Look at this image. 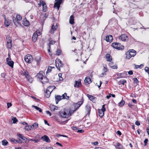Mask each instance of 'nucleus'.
<instances>
[{
	"instance_id": "46",
	"label": "nucleus",
	"mask_w": 149,
	"mask_h": 149,
	"mask_svg": "<svg viewBox=\"0 0 149 149\" xmlns=\"http://www.w3.org/2000/svg\"><path fill=\"white\" fill-rule=\"evenodd\" d=\"M32 128H34L36 129L38 126V124L37 123H35L32 126Z\"/></svg>"
},
{
	"instance_id": "20",
	"label": "nucleus",
	"mask_w": 149,
	"mask_h": 149,
	"mask_svg": "<svg viewBox=\"0 0 149 149\" xmlns=\"http://www.w3.org/2000/svg\"><path fill=\"white\" fill-rule=\"evenodd\" d=\"M23 24L25 26H28L29 25V22L27 20L26 18L24 19L22 21Z\"/></svg>"
},
{
	"instance_id": "57",
	"label": "nucleus",
	"mask_w": 149,
	"mask_h": 149,
	"mask_svg": "<svg viewBox=\"0 0 149 149\" xmlns=\"http://www.w3.org/2000/svg\"><path fill=\"white\" fill-rule=\"evenodd\" d=\"M29 140L31 141H34L35 143H37L38 142V140L34 139H30Z\"/></svg>"
},
{
	"instance_id": "44",
	"label": "nucleus",
	"mask_w": 149,
	"mask_h": 149,
	"mask_svg": "<svg viewBox=\"0 0 149 149\" xmlns=\"http://www.w3.org/2000/svg\"><path fill=\"white\" fill-rule=\"evenodd\" d=\"M17 136L22 140H23L24 137L22 134L19 133H17Z\"/></svg>"
},
{
	"instance_id": "33",
	"label": "nucleus",
	"mask_w": 149,
	"mask_h": 149,
	"mask_svg": "<svg viewBox=\"0 0 149 149\" xmlns=\"http://www.w3.org/2000/svg\"><path fill=\"white\" fill-rule=\"evenodd\" d=\"M50 93L48 92V91L46 90L45 93V97L47 98H48L50 96Z\"/></svg>"
},
{
	"instance_id": "12",
	"label": "nucleus",
	"mask_w": 149,
	"mask_h": 149,
	"mask_svg": "<svg viewBox=\"0 0 149 149\" xmlns=\"http://www.w3.org/2000/svg\"><path fill=\"white\" fill-rule=\"evenodd\" d=\"M38 36L37 31L34 33L32 37V40L33 42H35L37 40Z\"/></svg>"
},
{
	"instance_id": "26",
	"label": "nucleus",
	"mask_w": 149,
	"mask_h": 149,
	"mask_svg": "<svg viewBox=\"0 0 149 149\" xmlns=\"http://www.w3.org/2000/svg\"><path fill=\"white\" fill-rule=\"evenodd\" d=\"M87 97L89 98V100L93 102V101L95 100L96 99V98L92 95H90L88 94L87 95Z\"/></svg>"
},
{
	"instance_id": "62",
	"label": "nucleus",
	"mask_w": 149,
	"mask_h": 149,
	"mask_svg": "<svg viewBox=\"0 0 149 149\" xmlns=\"http://www.w3.org/2000/svg\"><path fill=\"white\" fill-rule=\"evenodd\" d=\"M98 142L97 141H95L94 142L92 143V144L95 146L97 145L98 144Z\"/></svg>"
},
{
	"instance_id": "1",
	"label": "nucleus",
	"mask_w": 149,
	"mask_h": 149,
	"mask_svg": "<svg viewBox=\"0 0 149 149\" xmlns=\"http://www.w3.org/2000/svg\"><path fill=\"white\" fill-rule=\"evenodd\" d=\"M21 74L22 75L25 76L26 78L29 82L31 83L32 82L33 80V79L31 77L28 72L26 70H24L23 71H22Z\"/></svg>"
},
{
	"instance_id": "58",
	"label": "nucleus",
	"mask_w": 149,
	"mask_h": 149,
	"mask_svg": "<svg viewBox=\"0 0 149 149\" xmlns=\"http://www.w3.org/2000/svg\"><path fill=\"white\" fill-rule=\"evenodd\" d=\"M23 140L25 141V142H28L30 141L28 139H27V138H26L25 137H24V138Z\"/></svg>"
},
{
	"instance_id": "17",
	"label": "nucleus",
	"mask_w": 149,
	"mask_h": 149,
	"mask_svg": "<svg viewBox=\"0 0 149 149\" xmlns=\"http://www.w3.org/2000/svg\"><path fill=\"white\" fill-rule=\"evenodd\" d=\"M44 73L42 71H40L37 74V77L39 79H42L44 76Z\"/></svg>"
},
{
	"instance_id": "48",
	"label": "nucleus",
	"mask_w": 149,
	"mask_h": 149,
	"mask_svg": "<svg viewBox=\"0 0 149 149\" xmlns=\"http://www.w3.org/2000/svg\"><path fill=\"white\" fill-rule=\"evenodd\" d=\"M83 102L82 101H79L78 102L77 104L79 105V107H78V108H77L76 109H75L74 111H73L72 112V113H73L74 111H75L76 110H77L78 108H79V107L82 104Z\"/></svg>"
},
{
	"instance_id": "24",
	"label": "nucleus",
	"mask_w": 149,
	"mask_h": 149,
	"mask_svg": "<svg viewBox=\"0 0 149 149\" xmlns=\"http://www.w3.org/2000/svg\"><path fill=\"white\" fill-rule=\"evenodd\" d=\"M50 108L52 111H54L55 110L58 109V107L52 104H50Z\"/></svg>"
},
{
	"instance_id": "15",
	"label": "nucleus",
	"mask_w": 149,
	"mask_h": 149,
	"mask_svg": "<svg viewBox=\"0 0 149 149\" xmlns=\"http://www.w3.org/2000/svg\"><path fill=\"white\" fill-rule=\"evenodd\" d=\"M57 27V24H56L55 25H52V26L51 29L50 31V32L52 34H53L54 33V31H55Z\"/></svg>"
},
{
	"instance_id": "2",
	"label": "nucleus",
	"mask_w": 149,
	"mask_h": 149,
	"mask_svg": "<svg viewBox=\"0 0 149 149\" xmlns=\"http://www.w3.org/2000/svg\"><path fill=\"white\" fill-rule=\"evenodd\" d=\"M72 111L70 110L69 111L68 113H66L65 111H60L59 115L62 118H68L71 115Z\"/></svg>"
},
{
	"instance_id": "4",
	"label": "nucleus",
	"mask_w": 149,
	"mask_h": 149,
	"mask_svg": "<svg viewBox=\"0 0 149 149\" xmlns=\"http://www.w3.org/2000/svg\"><path fill=\"white\" fill-rule=\"evenodd\" d=\"M24 60L26 62L29 63L33 61V58L31 55L28 54L24 56Z\"/></svg>"
},
{
	"instance_id": "13",
	"label": "nucleus",
	"mask_w": 149,
	"mask_h": 149,
	"mask_svg": "<svg viewBox=\"0 0 149 149\" xmlns=\"http://www.w3.org/2000/svg\"><path fill=\"white\" fill-rule=\"evenodd\" d=\"M81 79H79L77 81H76L74 85V87H75L79 88L80 86L81 85Z\"/></svg>"
},
{
	"instance_id": "45",
	"label": "nucleus",
	"mask_w": 149,
	"mask_h": 149,
	"mask_svg": "<svg viewBox=\"0 0 149 149\" xmlns=\"http://www.w3.org/2000/svg\"><path fill=\"white\" fill-rule=\"evenodd\" d=\"M38 111L40 112H42V110L41 108L38 107L36 106H33Z\"/></svg>"
},
{
	"instance_id": "5",
	"label": "nucleus",
	"mask_w": 149,
	"mask_h": 149,
	"mask_svg": "<svg viewBox=\"0 0 149 149\" xmlns=\"http://www.w3.org/2000/svg\"><path fill=\"white\" fill-rule=\"evenodd\" d=\"M119 39L123 41H127L129 38L126 34H122L119 37Z\"/></svg>"
},
{
	"instance_id": "21",
	"label": "nucleus",
	"mask_w": 149,
	"mask_h": 149,
	"mask_svg": "<svg viewBox=\"0 0 149 149\" xmlns=\"http://www.w3.org/2000/svg\"><path fill=\"white\" fill-rule=\"evenodd\" d=\"M56 88L55 86H50L48 87L46 90L48 91V92L50 93V94L53 91V90Z\"/></svg>"
},
{
	"instance_id": "60",
	"label": "nucleus",
	"mask_w": 149,
	"mask_h": 149,
	"mask_svg": "<svg viewBox=\"0 0 149 149\" xmlns=\"http://www.w3.org/2000/svg\"><path fill=\"white\" fill-rule=\"evenodd\" d=\"M6 74L4 73H2L1 74V77L3 78L5 77Z\"/></svg>"
},
{
	"instance_id": "25",
	"label": "nucleus",
	"mask_w": 149,
	"mask_h": 149,
	"mask_svg": "<svg viewBox=\"0 0 149 149\" xmlns=\"http://www.w3.org/2000/svg\"><path fill=\"white\" fill-rule=\"evenodd\" d=\"M41 81L43 84H45V83H47L49 82L48 79L46 77H44L42 79Z\"/></svg>"
},
{
	"instance_id": "41",
	"label": "nucleus",
	"mask_w": 149,
	"mask_h": 149,
	"mask_svg": "<svg viewBox=\"0 0 149 149\" xmlns=\"http://www.w3.org/2000/svg\"><path fill=\"white\" fill-rule=\"evenodd\" d=\"M125 104V102L124 100H122L119 103V106L120 107L123 106Z\"/></svg>"
},
{
	"instance_id": "59",
	"label": "nucleus",
	"mask_w": 149,
	"mask_h": 149,
	"mask_svg": "<svg viewBox=\"0 0 149 149\" xmlns=\"http://www.w3.org/2000/svg\"><path fill=\"white\" fill-rule=\"evenodd\" d=\"M145 70L146 72H147L148 74H149V68L148 67H146L145 69Z\"/></svg>"
},
{
	"instance_id": "7",
	"label": "nucleus",
	"mask_w": 149,
	"mask_h": 149,
	"mask_svg": "<svg viewBox=\"0 0 149 149\" xmlns=\"http://www.w3.org/2000/svg\"><path fill=\"white\" fill-rule=\"evenodd\" d=\"M58 63L56 61V66L57 69L60 70V68L63 67V64L60 59H58Z\"/></svg>"
},
{
	"instance_id": "28",
	"label": "nucleus",
	"mask_w": 149,
	"mask_h": 149,
	"mask_svg": "<svg viewBox=\"0 0 149 149\" xmlns=\"http://www.w3.org/2000/svg\"><path fill=\"white\" fill-rule=\"evenodd\" d=\"M69 22L70 24H73L74 23V17L73 15H72L70 16Z\"/></svg>"
},
{
	"instance_id": "64",
	"label": "nucleus",
	"mask_w": 149,
	"mask_h": 149,
	"mask_svg": "<svg viewBox=\"0 0 149 149\" xmlns=\"http://www.w3.org/2000/svg\"><path fill=\"white\" fill-rule=\"evenodd\" d=\"M116 134H117L119 136L121 135L122 134L121 132L119 130H118L117 131V132H116Z\"/></svg>"
},
{
	"instance_id": "10",
	"label": "nucleus",
	"mask_w": 149,
	"mask_h": 149,
	"mask_svg": "<svg viewBox=\"0 0 149 149\" xmlns=\"http://www.w3.org/2000/svg\"><path fill=\"white\" fill-rule=\"evenodd\" d=\"M55 1H56V2L54 3V7L56 8L58 10L60 7V4L61 3V1H60V0H55Z\"/></svg>"
},
{
	"instance_id": "8",
	"label": "nucleus",
	"mask_w": 149,
	"mask_h": 149,
	"mask_svg": "<svg viewBox=\"0 0 149 149\" xmlns=\"http://www.w3.org/2000/svg\"><path fill=\"white\" fill-rule=\"evenodd\" d=\"M7 64L12 68H13L14 65V62L11 61V59L9 58H7L6 59Z\"/></svg>"
},
{
	"instance_id": "9",
	"label": "nucleus",
	"mask_w": 149,
	"mask_h": 149,
	"mask_svg": "<svg viewBox=\"0 0 149 149\" xmlns=\"http://www.w3.org/2000/svg\"><path fill=\"white\" fill-rule=\"evenodd\" d=\"M13 20L14 24L17 26H21V24L19 22L20 21L17 19L15 17H13Z\"/></svg>"
},
{
	"instance_id": "63",
	"label": "nucleus",
	"mask_w": 149,
	"mask_h": 149,
	"mask_svg": "<svg viewBox=\"0 0 149 149\" xmlns=\"http://www.w3.org/2000/svg\"><path fill=\"white\" fill-rule=\"evenodd\" d=\"M111 68L113 69H117V68L118 67L116 65H115L113 66Z\"/></svg>"
},
{
	"instance_id": "52",
	"label": "nucleus",
	"mask_w": 149,
	"mask_h": 149,
	"mask_svg": "<svg viewBox=\"0 0 149 149\" xmlns=\"http://www.w3.org/2000/svg\"><path fill=\"white\" fill-rule=\"evenodd\" d=\"M10 140L13 143H15V139H14L13 138H9Z\"/></svg>"
},
{
	"instance_id": "55",
	"label": "nucleus",
	"mask_w": 149,
	"mask_h": 149,
	"mask_svg": "<svg viewBox=\"0 0 149 149\" xmlns=\"http://www.w3.org/2000/svg\"><path fill=\"white\" fill-rule=\"evenodd\" d=\"M148 141V140L147 139H145L144 142V146H145L146 145L147 142Z\"/></svg>"
},
{
	"instance_id": "30",
	"label": "nucleus",
	"mask_w": 149,
	"mask_h": 149,
	"mask_svg": "<svg viewBox=\"0 0 149 149\" xmlns=\"http://www.w3.org/2000/svg\"><path fill=\"white\" fill-rule=\"evenodd\" d=\"M104 111L102 110L98 109V112L99 116L101 118H102L104 115Z\"/></svg>"
},
{
	"instance_id": "42",
	"label": "nucleus",
	"mask_w": 149,
	"mask_h": 149,
	"mask_svg": "<svg viewBox=\"0 0 149 149\" xmlns=\"http://www.w3.org/2000/svg\"><path fill=\"white\" fill-rule=\"evenodd\" d=\"M103 71L104 72H105L108 71V70L107 68V67L106 65L103 66Z\"/></svg>"
},
{
	"instance_id": "23",
	"label": "nucleus",
	"mask_w": 149,
	"mask_h": 149,
	"mask_svg": "<svg viewBox=\"0 0 149 149\" xmlns=\"http://www.w3.org/2000/svg\"><path fill=\"white\" fill-rule=\"evenodd\" d=\"M128 52L130 53L131 56L134 57L136 55V51L134 49L130 50Z\"/></svg>"
},
{
	"instance_id": "37",
	"label": "nucleus",
	"mask_w": 149,
	"mask_h": 149,
	"mask_svg": "<svg viewBox=\"0 0 149 149\" xmlns=\"http://www.w3.org/2000/svg\"><path fill=\"white\" fill-rule=\"evenodd\" d=\"M2 145L4 146H7L8 144V142L6 140H3L2 141Z\"/></svg>"
},
{
	"instance_id": "14",
	"label": "nucleus",
	"mask_w": 149,
	"mask_h": 149,
	"mask_svg": "<svg viewBox=\"0 0 149 149\" xmlns=\"http://www.w3.org/2000/svg\"><path fill=\"white\" fill-rule=\"evenodd\" d=\"M40 3L42 4V10L44 12H46L47 10V6L45 3L42 1H40Z\"/></svg>"
},
{
	"instance_id": "32",
	"label": "nucleus",
	"mask_w": 149,
	"mask_h": 149,
	"mask_svg": "<svg viewBox=\"0 0 149 149\" xmlns=\"http://www.w3.org/2000/svg\"><path fill=\"white\" fill-rule=\"evenodd\" d=\"M57 122H58V123H59L60 124H63L65 123H66L68 122V120H65V121H62V120H60L58 119H57Z\"/></svg>"
},
{
	"instance_id": "54",
	"label": "nucleus",
	"mask_w": 149,
	"mask_h": 149,
	"mask_svg": "<svg viewBox=\"0 0 149 149\" xmlns=\"http://www.w3.org/2000/svg\"><path fill=\"white\" fill-rule=\"evenodd\" d=\"M105 104L103 105L102 106V108L101 109H100V110L103 111L104 112L106 111V109L105 107Z\"/></svg>"
},
{
	"instance_id": "36",
	"label": "nucleus",
	"mask_w": 149,
	"mask_h": 149,
	"mask_svg": "<svg viewBox=\"0 0 149 149\" xmlns=\"http://www.w3.org/2000/svg\"><path fill=\"white\" fill-rule=\"evenodd\" d=\"M61 97H62V99H68L69 97V96H67V94L66 93L63 94Z\"/></svg>"
},
{
	"instance_id": "43",
	"label": "nucleus",
	"mask_w": 149,
	"mask_h": 149,
	"mask_svg": "<svg viewBox=\"0 0 149 149\" xmlns=\"http://www.w3.org/2000/svg\"><path fill=\"white\" fill-rule=\"evenodd\" d=\"M18 20L21 21L22 19V16L19 15H17L16 16V17H15Z\"/></svg>"
},
{
	"instance_id": "22",
	"label": "nucleus",
	"mask_w": 149,
	"mask_h": 149,
	"mask_svg": "<svg viewBox=\"0 0 149 149\" xmlns=\"http://www.w3.org/2000/svg\"><path fill=\"white\" fill-rule=\"evenodd\" d=\"M62 97L60 95L55 96V100L56 102V104H57L59 101H60L62 99L61 98Z\"/></svg>"
},
{
	"instance_id": "61",
	"label": "nucleus",
	"mask_w": 149,
	"mask_h": 149,
	"mask_svg": "<svg viewBox=\"0 0 149 149\" xmlns=\"http://www.w3.org/2000/svg\"><path fill=\"white\" fill-rule=\"evenodd\" d=\"M116 19L115 18H112L111 19L109 20V23H110L112 21H115Z\"/></svg>"
},
{
	"instance_id": "47",
	"label": "nucleus",
	"mask_w": 149,
	"mask_h": 149,
	"mask_svg": "<svg viewBox=\"0 0 149 149\" xmlns=\"http://www.w3.org/2000/svg\"><path fill=\"white\" fill-rule=\"evenodd\" d=\"M133 80H134V83H135L136 85H138L139 83V81L136 78H133Z\"/></svg>"
},
{
	"instance_id": "31",
	"label": "nucleus",
	"mask_w": 149,
	"mask_h": 149,
	"mask_svg": "<svg viewBox=\"0 0 149 149\" xmlns=\"http://www.w3.org/2000/svg\"><path fill=\"white\" fill-rule=\"evenodd\" d=\"M126 58L127 59H130L132 57V56H131L130 53H129L128 52H127L126 53Z\"/></svg>"
},
{
	"instance_id": "50",
	"label": "nucleus",
	"mask_w": 149,
	"mask_h": 149,
	"mask_svg": "<svg viewBox=\"0 0 149 149\" xmlns=\"http://www.w3.org/2000/svg\"><path fill=\"white\" fill-rule=\"evenodd\" d=\"M52 67L51 66H49L48 67L46 74H47L48 72H50L51 71Z\"/></svg>"
},
{
	"instance_id": "40",
	"label": "nucleus",
	"mask_w": 149,
	"mask_h": 149,
	"mask_svg": "<svg viewBox=\"0 0 149 149\" xmlns=\"http://www.w3.org/2000/svg\"><path fill=\"white\" fill-rule=\"evenodd\" d=\"M126 81L125 80H121L120 81L118 82L119 85L122 84L124 85V83H126Z\"/></svg>"
},
{
	"instance_id": "19",
	"label": "nucleus",
	"mask_w": 149,
	"mask_h": 149,
	"mask_svg": "<svg viewBox=\"0 0 149 149\" xmlns=\"http://www.w3.org/2000/svg\"><path fill=\"white\" fill-rule=\"evenodd\" d=\"M106 58L107 61H108L111 62L112 60V57L111 55L109 54H107L106 55Z\"/></svg>"
},
{
	"instance_id": "51",
	"label": "nucleus",
	"mask_w": 149,
	"mask_h": 149,
	"mask_svg": "<svg viewBox=\"0 0 149 149\" xmlns=\"http://www.w3.org/2000/svg\"><path fill=\"white\" fill-rule=\"evenodd\" d=\"M12 120H13V123H15L18 121L17 119L15 117L12 118Z\"/></svg>"
},
{
	"instance_id": "56",
	"label": "nucleus",
	"mask_w": 149,
	"mask_h": 149,
	"mask_svg": "<svg viewBox=\"0 0 149 149\" xmlns=\"http://www.w3.org/2000/svg\"><path fill=\"white\" fill-rule=\"evenodd\" d=\"M106 75V74L105 72H103L102 73L100 74L99 76L100 77H103L104 75Z\"/></svg>"
},
{
	"instance_id": "49",
	"label": "nucleus",
	"mask_w": 149,
	"mask_h": 149,
	"mask_svg": "<svg viewBox=\"0 0 149 149\" xmlns=\"http://www.w3.org/2000/svg\"><path fill=\"white\" fill-rule=\"evenodd\" d=\"M135 66L136 68H141L143 67V65L142 64H141L140 65H135Z\"/></svg>"
},
{
	"instance_id": "35",
	"label": "nucleus",
	"mask_w": 149,
	"mask_h": 149,
	"mask_svg": "<svg viewBox=\"0 0 149 149\" xmlns=\"http://www.w3.org/2000/svg\"><path fill=\"white\" fill-rule=\"evenodd\" d=\"M6 47L8 49H11L12 47V42H8L7 43Z\"/></svg>"
},
{
	"instance_id": "6",
	"label": "nucleus",
	"mask_w": 149,
	"mask_h": 149,
	"mask_svg": "<svg viewBox=\"0 0 149 149\" xmlns=\"http://www.w3.org/2000/svg\"><path fill=\"white\" fill-rule=\"evenodd\" d=\"M2 16L5 20L4 25L6 27L8 26L11 23V21L8 19H6L5 15H3Z\"/></svg>"
},
{
	"instance_id": "29",
	"label": "nucleus",
	"mask_w": 149,
	"mask_h": 149,
	"mask_svg": "<svg viewBox=\"0 0 149 149\" xmlns=\"http://www.w3.org/2000/svg\"><path fill=\"white\" fill-rule=\"evenodd\" d=\"M115 147L118 149H123L122 145L119 143H117V146H116Z\"/></svg>"
},
{
	"instance_id": "38",
	"label": "nucleus",
	"mask_w": 149,
	"mask_h": 149,
	"mask_svg": "<svg viewBox=\"0 0 149 149\" xmlns=\"http://www.w3.org/2000/svg\"><path fill=\"white\" fill-rule=\"evenodd\" d=\"M6 40L7 41V43L8 42H12V40L11 39L10 37L9 36H7L6 37Z\"/></svg>"
},
{
	"instance_id": "53",
	"label": "nucleus",
	"mask_w": 149,
	"mask_h": 149,
	"mask_svg": "<svg viewBox=\"0 0 149 149\" xmlns=\"http://www.w3.org/2000/svg\"><path fill=\"white\" fill-rule=\"evenodd\" d=\"M55 42L54 41L50 40L49 41V43L48 45L49 46V45H53L55 43Z\"/></svg>"
},
{
	"instance_id": "18",
	"label": "nucleus",
	"mask_w": 149,
	"mask_h": 149,
	"mask_svg": "<svg viewBox=\"0 0 149 149\" xmlns=\"http://www.w3.org/2000/svg\"><path fill=\"white\" fill-rule=\"evenodd\" d=\"M113 40V38L111 35H110L109 36H107L106 37L105 40L107 42H111Z\"/></svg>"
},
{
	"instance_id": "16",
	"label": "nucleus",
	"mask_w": 149,
	"mask_h": 149,
	"mask_svg": "<svg viewBox=\"0 0 149 149\" xmlns=\"http://www.w3.org/2000/svg\"><path fill=\"white\" fill-rule=\"evenodd\" d=\"M91 82V80L90 77L88 76L86 77L84 79V83L86 84H90Z\"/></svg>"
},
{
	"instance_id": "3",
	"label": "nucleus",
	"mask_w": 149,
	"mask_h": 149,
	"mask_svg": "<svg viewBox=\"0 0 149 149\" xmlns=\"http://www.w3.org/2000/svg\"><path fill=\"white\" fill-rule=\"evenodd\" d=\"M113 48L118 50L123 49L124 48L123 46L121 45V44L117 42H113L111 45Z\"/></svg>"
},
{
	"instance_id": "27",
	"label": "nucleus",
	"mask_w": 149,
	"mask_h": 149,
	"mask_svg": "<svg viewBox=\"0 0 149 149\" xmlns=\"http://www.w3.org/2000/svg\"><path fill=\"white\" fill-rule=\"evenodd\" d=\"M91 109V107L88 104H87L86 105L85 107V109L87 111L88 114L89 115V114L90 112Z\"/></svg>"
},
{
	"instance_id": "39",
	"label": "nucleus",
	"mask_w": 149,
	"mask_h": 149,
	"mask_svg": "<svg viewBox=\"0 0 149 149\" xmlns=\"http://www.w3.org/2000/svg\"><path fill=\"white\" fill-rule=\"evenodd\" d=\"M61 53V51L59 49H57L56 51V54L57 56L60 55Z\"/></svg>"
},
{
	"instance_id": "11",
	"label": "nucleus",
	"mask_w": 149,
	"mask_h": 149,
	"mask_svg": "<svg viewBox=\"0 0 149 149\" xmlns=\"http://www.w3.org/2000/svg\"><path fill=\"white\" fill-rule=\"evenodd\" d=\"M41 139L43 141L47 142L49 143L50 142V140L49 138L46 135H44L42 136L41 137Z\"/></svg>"
},
{
	"instance_id": "34",
	"label": "nucleus",
	"mask_w": 149,
	"mask_h": 149,
	"mask_svg": "<svg viewBox=\"0 0 149 149\" xmlns=\"http://www.w3.org/2000/svg\"><path fill=\"white\" fill-rule=\"evenodd\" d=\"M32 128V126L30 125L26 126L24 127V129L27 130H31Z\"/></svg>"
}]
</instances>
